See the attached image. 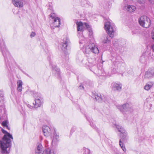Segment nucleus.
I'll list each match as a JSON object with an SVG mask.
<instances>
[{
  "label": "nucleus",
  "mask_w": 154,
  "mask_h": 154,
  "mask_svg": "<svg viewBox=\"0 0 154 154\" xmlns=\"http://www.w3.org/2000/svg\"><path fill=\"white\" fill-rule=\"evenodd\" d=\"M23 83L22 81L20 80H19L17 82V87H22Z\"/></svg>",
  "instance_id": "nucleus-32"
},
{
  "label": "nucleus",
  "mask_w": 154,
  "mask_h": 154,
  "mask_svg": "<svg viewBox=\"0 0 154 154\" xmlns=\"http://www.w3.org/2000/svg\"><path fill=\"white\" fill-rule=\"evenodd\" d=\"M72 130H73V129H72H72H71V132H72Z\"/></svg>",
  "instance_id": "nucleus-44"
},
{
  "label": "nucleus",
  "mask_w": 154,
  "mask_h": 154,
  "mask_svg": "<svg viewBox=\"0 0 154 154\" xmlns=\"http://www.w3.org/2000/svg\"><path fill=\"white\" fill-rule=\"evenodd\" d=\"M153 82H150L147 83L144 87V89L147 91H148L153 85Z\"/></svg>",
  "instance_id": "nucleus-21"
},
{
  "label": "nucleus",
  "mask_w": 154,
  "mask_h": 154,
  "mask_svg": "<svg viewBox=\"0 0 154 154\" xmlns=\"http://www.w3.org/2000/svg\"><path fill=\"white\" fill-rule=\"evenodd\" d=\"M88 31L90 32V35H92V31L91 29H88Z\"/></svg>",
  "instance_id": "nucleus-40"
},
{
  "label": "nucleus",
  "mask_w": 154,
  "mask_h": 154,
  "mask_svg": "<svg viewBox=\"0 0 154 154\" xmlns=\"http://www.w3.org/2000/svg\"><path fill=\"white\" fill-rule=\"evenodd\" d=\"M119 144L120 146H121L123 151L124 152H125L126 151V149L125 146H124L123 143L122 142L121 139H120L119 140Z\"/></svg>",
  "instance_id": "nucleus-26"
},
{
  "label": "nucleus",
  "mask_w": 154,
  "mask_h": 154,
  "mask_svg": "<svg viewBox=\"0 0 154 154\" xmlns=\"http://www.w3.org/2000/svg\"><path fill=\"white\" fill-rule=\"evenodd\" d=\"M116 107L123 114L125 112L129 111L131 108L129 104L128 103H125L123 105H117Z\"/></svg>",
  "instance_id": "nucleus-8"
},
{
  "label": "nucleus",
  "mask_w": 154,
  "mask_h": 154,
  "mask_svg": "<svg viewBox=\"0 0 154 154\" xmlns=\"http://www.w3.org/2000/svg\"><path fill=\"white\" fill-rule=\"evenodd\" d=\"M59 138V134L58 133H57L56 130L55 129H54V136L53 137L52 142V143H55L58 141Z\"/></svg>",
  "instance_id": "nucleus-19"
},
{
  "label": "nucleus",
  "mask_w": 154,
  "mask_h": 154,
  "mask_svg": "<svg viewBox=\"0 0 154 154\" xmlns=\"http://www.w3.org/2000/svg\"><path fill=\"white\" fill-rule=\"evenodd\" d=\"M60 18L57 17L55 18L54 20V22L51 25V27L53 29L55 27H58L60 26Z\"/></svg>",
  "instance_id": "nucleus-13"
},
{
  "label": "nucleus",
  "mask_w": 154,
  "mask_h": 154,
  "mask_svg": "<svg viewBox=\"0 0 154 154\" xmlns=\"http://www.w3.org/2000/svg\"><path fill=\"white\" fill-rule=\"evenodd\" d=\"M84 41H79V43L80 44H82L84 43Z\"/></svg>",
  "instance_id": "nucleus-42"
},
{
  "label": "nucleus",
  "mask_w": 154,
  "mask_h": 154,
  "mask_svg": "<svg viewBox=\"0 0 154 154\" xmlns=\"http://www.w3.org/2000/svg\"><path fill=\"white\" fill-rule=\"evenodd\" d=\"M2 45H1L0 43V48L1 51L2 53V54L5 58V61L6 62V60L7 59V61L8 62V57H10V56L9 52L6 49L5 46V43L4 41L2 40L1 41ZM1 43V42H0Z\"/></svg>",
  "instance_id": "nucleus-6"
},
{
  "label": "nucleus",
  "mask_w": 154,
  "mask_h": 154,
  "mask_svg": "<svg viewBox=\"0 0 154 154\" xmlns=\"http://www.w3.org/2000/svg\"><path fill=\"white\" fill-rule=\"evenodd\" d=\"M81 5L83 6H87V4H88V2L86 0H81Z\"/></svg>",
  "instance_id": "nucleus-30"
},
{
  "label": "nucleus",
  "mask_w": 154,
  "mask_h": 154,
  "mask_svg": "<svg viewBox=\"0 0 154 154\" xmlns=\"http://www.w3.org/2000/svg\"><path fill=\"white\" fill-rule=\"evenodd\" d=\"M2 131L5 134L2 138V140L0 141V147L2 152L3 154L8 153L12 145L11 139L13 140V137L11 134L5 130L2 129Z\"/></svg>",
  "instance_id": "nucleus-1"
},
{
  "label": "nucleus",
  "mask_w": 154,
  "mask_h": 154,
  "mask_svg": "<svg viewBox=\"0 0 154 154\" xmlns=\"http://www.w3.org/2000/svg\"><path fill=\"white\" fill-rule=\"evenodd\" d=\"M35 35V33L34 32H32L30 35V37L31 38H32L33 37H34Z\"/></svg>",
  "instance_id": "nucleus-36"
},
{
  "label": "nucleus",
  "mask_w": 154,
  "mask_h": 154,
  "mask_svg": "<svg viewBox=\"0 0 154 154\" xmlns=\"http://www.w3.org/2000/svg\"><path fill=\"white\" fill-rule=\"evenodd\" d=\"M8 129H9V128L8 127V128L6 127Z\"/></svg>",
  "instance_id": "nucleus-45"
},
{
  "label": "nucleus",
  "mask_w": 154,
  "mask_h": 154,
  "mask_svg": "<svg viewBox=\"0 0 154 154\" xmlns=\"http://www.w3.org/2000/svg\"><path fill=\"white\" fill-rule=\"evenodd\" d=\"M83 150L84 154H90V150L84 147Z\"/></svg>",
  "instance_id": "nucleus-29"
},
{
  "label": "nucleus",
  "mask_w": 154,
  "mask_h": 154,
  "mask_svg": "<svg viewBox=\"0 0 154 154\" xmlns=\"http://www.w3.org/2000/svg\"><path fill=\"white\" fill-rule=\"evenodd\" d=\"M154 75V70H151L149 69L146 72L145 77L146 78H150L152 77Z\"/></svg>",
  "instance_id": "nucleus-18"
},
{
  "label": "nucleus",
  "mask_w": 154,
  "mask_h": 154,
  "mask_svg": "<svg viewBox=\"0 0 154 154\" xmlns=\"http://www.w3.org/2000/svg\"><path fill=\"white\" fill-rule=\"evenodd\" d=\"M42 131L45 136L48 137L50 136L51 137L52 136L51 131L48 126L44 125L42 127Z\"/></svg>",
  "instance_id": "nucleus-12"
},
{
  "label": "nucleus",
  "mask_w": 154,
  "mask_h": 154,
  "mask_svg": "<svg viewBox=\"0 0 154 154\" xmlns=\"http://www.w3.org/2000/svg\"><path fill=\"white\" fill-rule=\"evenodd\" d=\"M116 127L119 132H120L121 134L126 132V131L123 128L120 126L118 125H116Z\"/></svg>",
  "instance_id": "nucleus-23"
},
{
  "label": "nucleus",
  "mask_w": 154,
  "mask_h": 154,
  "mask_svg": "<svg viewBox=\"0 0 154 154\" xmlns=\"http://www.w3.org/2000/svg\"><path fill=\"white\" fill-rule=\"evenodd\" d=\"M29 106H30V105L29 104H28V107H29Z\"/></svg>",
  "instance_id": "nucleus-46"
},
{
  "label": "nucleus",
  "mask_w": 154,
  "mask_h": 154,
  "mask_svg": "<svg viewBox=\"0 0 154 154\" xmlns=\"http://www.w3.org/2000/svg\"><path fill=\"white\" fill-rule=\"evenodd\" d=\"M43 98L42 97L41 95L38 94H37V96L35 98V104L34 103L33 104L34 105L35 108H38L41 106L43 102Z\"/></svg>",
  "instance_id": "nucleus-9"
},
{
  "label": "nucleus",
  "mask_w": 154,
  "mask_h": 154,
  "mask_svg": "<svg viewBox=\"0 0 154 154\" xmlns=\"http://www.w3.org/2000/svg\"><path fill=\"white\" fill-rule=\"evenodd\" d=\"M122 86V85L121 83H115L112 85V89L113 91H119L121 90Z\"/></svg>",
  "instance_id": "nucleus-14"
},
{
  "label": "nucleus",
  "mask_w": 154,
  "mask_h": 154,
  "mask_svg": "<svg viewBox=\"0 0 154 154\" xmlns=\"http://www.w3.org/2000/svg\"><path fill=\"white\" fill-rule=\"evenodd\" d=\"M4 94L3 91L0 90V102L3 103V96Z\"/></svg>",
  "instance_id": "nucleus-27"
},
{
  "label": "nucleus",
  "mask_w": 154,
  "mask_h": 154,
  "mask_svg": "<svg viewBox=\"0 0 154 154\" xmlns=\"http://www.w3.org/2000/svg\"><path fill=\"white\" fill-rule=\"evenodd\" d=\"M77 30L78 31H82L86 29L89 28V25L86 23H83L82 22H77Z\"/></svg>",
  "instance_id": "nucleus-11"
},
{
  "label": "nucleus",
  "mask_w": 154,
  "mask_h": 154,
  "mask_svg": "<svg viewBox=\"0 0 154 154\" xmlns=\"http://www.w3.org/2000/svg\"><path fill=\"white\" fill-rule=\"evenodd\" d=\"M140 30L137 29H133L132 30V33L133 34H137L139 33Z\"/></svg>",
  "instance_id": "nucleus-28"
},
{
  "label": "nucleus",
  "mask_w": 154,
  "mask_h": 154,
  "mask_svg": "<svg viewBox=\"0 0 154 154\" xmlns=\"http://www.w3.org/2000/svg\"><path fill=\"white\" fill-rule=\"evenodd\" d=\"M152 53L148 52H146L143 53L140 57V61L142 63L146 64L150 59L153 58Z\"/></svg>",
  "instance_id": "nucleus-5"
},
{
  "label": "nucleus",
  "mask_w": 154,
  "mask_h": 154,
  "mask_svg": "<svg viewBox=\"0 0 154 154\" xmlns=\"http://www.w3.org/2000/svg\"><path fill=\"white\" fill-rule=\"evenodd\" d=\"M50 17L53 19L54 20L55 18H56L57 17L55 16V14L54 13H52L50 14Z\"/></svg>",
  "instance_id": "nucleus-34"
},
{
  "label": "nucleus",
  "mask_w": 154,
  "mask_h": 154,
  "mask_svg": "<svg viewBox=\"0 0 154 154\" xmlns=\"http://www.w3.org/2000/svg\"><path fill=\"white\" fill-rule=\"evenodd\" d=\"M22 87H17V89L18 91L21 92L22 91Z\"/></svg>",
  "instance_id": "nucleus-37"
},
{
  "label": "nucleus",
  "mask_w": 154,
  "mask_h": 154,
  "mask_svg": "<svg viewBox=\"0 0 154 154\" xmlns=\"http://www.w3.org/2000/svg\"><path fill=\"white\" fill-rule=\"evenodd\" d=\"M8 122L7 121H3L2 122V125L4 127H6L8 128Z\"/></svg>",
  "instance_id": "nucleus-33"
},
{
  "label": "nucleus",
  "mask_w": 154,
  "mask_h": 154,
  "mask_svg": "<svg viewBox=\"0 0 154 154\" xmlns=\"http://www.w3.org/2000/svg\"><path fill=\"white\" fill-rule=\"evenodd\" d=\"M69 41L67 37H65L61 42V48L65 52H66L67 47L69 45Z\"/></svg>",
  "instance_id": "nucleus-10"
},
{
  "label": "nucleus",
  "mask_w": 154,
  "mask_h": 154,
  "mask_svg": "<svg viewBox=\"0 0 154 154\" xmlns=\"http://www.w3.org/2000/svg\"><path fill=\"white\" fill-rule=\"evenodd\" d=\"M150 4L152 5L154 4V0H148Z\"/></svg>",
  "instance_id": "nucleus-39"
},
{
  "label": "nucleus",
  "mask_w": 154,
  "mask_h": 154,
  "mask_svg": "<svg viewBox=\"0 0 154 154\" xmlns=\"http://www.w3.org/2000/svg\"><path fill=\"white\" fill-rule=\"evenodd\" d=\"M102 42L103 44H109L111 43V40L109 38L108 35H104L101 38Z\"/></svg>",
  "instance_id": "nucleus-16"
},
{
  "label": "nucleus",
  "mask_w": 154,
  "mask_h": 154,
  "mask_svg": "<svg viewBox=\"0 0 154 154\" xmlns=\"http://www.w3.org/2000/svg\"><path fill=\"white\" fill-rule=\"evenodd\" d=\"M95 99L98 102H100L102 100L101 95L100 94H97L95 96Z\"/></svg>",
  "instance_id": "nucleus-24"
},
{
  "label": "nucleus",
  "mask_w": 154,
  "mask_h": 154,
  "mask_svg": "<svg viewBox=\"0 0 154 154\" xmlns=\"http://www.w3.org/2000/svg\"><path fill=\"white\" fill-rule=\"evenodd\" d=\"M85 52L87 54H90L91 52L98 54L99 53V50L94 44L89 43L85 46Z\"/></svg>",
  "instance_id": "nucleus-3"
},
{
  "label": "nucleus",
  "mask_w": 154,
  "mask_h": 154,
  "mask_svg": "<svg viewBox=\"0 0 154 154\" xmlns=\"http://www.w3.org/2000/svg\"><path fill=\"white\" fill-rule=\"evenodd\" d=\"M45 153L46 154H54V151L53 150H46Z\"/></svg>",
  "instance_id": "nucleus-31"
},
{
  "label": "nucleus",
  "mask_w": 154,
  "mask_h": 154,
  "mask_svg": "<svg viewBox=\"0 0 154 154\" xmlns=\"http://www.w3.org/2000/svg\"><path fill=\"white\" fill-rule=\"evenodd\" d=\"M12 3L15 7H22L23 5L22 0H12Z\"/></svg>",
  "instance_id": "nucleus-15"
},
{
  "label": "nucleus",
  "mask_w": 154,
  "mask_h": 154,
  "mask_svg": "<svg viewBox=\"0 0 154 154\" xmlns=\"http://www.w3.org/2000/svg\"><path fill=\"white\" fill-rule=\"evenodd\" d=\"M151 47L153 51L154 52V44L152 45Z\"/></svg>",
  "instance_id": "nucleus-41"
},
{
  "label": "nucleus",
  "mask_w": 154,
  "mask_h": 154,
  "mask_svg": "<svg viewBox=\"0 0 154 154\" xmlns=\"http://www.w3.org/2000/svg\"><path fill=\"white\" fill-rule=\"evenodd\" d=\"M99 75H100V74H99Z\"/></svg>",
  "instance_id": "nucleus-47"
},
{
  "label": "nucleus",
  "mask_w": 154,
  "mask_h": 154,
  "mask_svg": "<svg viewBox=\"0 0 154 154\" xmlns=\"http://www.w3.org/2000/svg\"><path fill=\"white\" fill-rule=\"evenodd\" d=\"M139 23L141 26L145 28H148L151 24L150 19L145 16H141L139 18Z\"/></svg>",
  "instance_id": "nucleus-4"
},
{
  "label": "nucleus",
  "mask_w": 154,
  "mask_h": 154,
  "mask_svg": "<svg viewBox=\"0 0 154 154\" xmlns=\"http://www.w3.org/2000/svg\"><path fill=\"white\" fill-rule=\"evenodd\" d=\"M79 89H81V90L82 89H84V87L83 86L82 84H81L79 85Z\"/></svg>",
  "instance_id": "nucleus-38"
},
{
  "label": "nucleus",
  "mask_w": 154,
  "mask_h": 154,
  "mask_svg": "<svg viewBox=\"0 0 154 154\" xmlns=\"http://www.w3.org/2000/svg\"><path fill=\"white\" fill-rule=\"evenodd\" d=\"M35 154H43V147L40 144H38L35 150Z\"/></svg>",
  "instance_id": "nucleus-17"
},
{
  "label": "nucleus",
  "mask_w": 154,
  "mask_h": 154,
  "mask_svg": "<svg viewBox=\"0 0 154 154\" xmlns=\"http://www.w3.org/2000/svg\"><path fill=\"white\" fill-rule=\"evenodd\" d=\"M122 134L121 136V139L123 142H126L128 139V137L127 136L126 131Z\"/></svg>",
  "instance_id": "nucleus-22"
},
{
  "label": "nucleus",
  "mask_w": 154,
  "mask_h": 154,
  "mask_svg": "<svg viewBox=\"0 0 154 154\" xmlns=\"http://www.w3.org/2000/svg\"><path fill=\"white\" fill-rule=\"evenodd\" d=\"M128 0H124L123 3L124 5H122L123 9L130 12H133L135 11L136 7L133 5H128L127 3Z\"/></svg>",
  "instance_id": "nucleus-7"
},
{
  "label": "nucleus",
  "mask_w": 154,
  "mask_h": 154,
  "mask_svg": "<svg viewBox=\"0 0 154 154\" xmlns=\"http://www.w3.org/2000/svg\"><path fill=\"white\" fill-rule=\"evenodd\" d=\"M50 65L52 66V69L53 72H56L57 75L59 76L60 75V69L58 68L55 65L52 64L50 63Z\"/></svg>",
  "instance_id": "nucleus-20"
},
{
  "label": "nucleus",
  "mask_w": 154,
  "mask_h": 154,
  "mask_svg": "<svg viewBox=\"0 0 154 154\" xmlns=\"http://www.w3.org/2000/svg\"><path fill=\"white\" fill-rule=\"evenodd\" d=\"M152 95H153V96H154V92H152Z\"/></svg>",
  "instance_id": "nucleus-43"
},
{
  "label": "nucleus",
  "mask_w": 154,
  "mask_h": 154,
  "mask_svg": "<svg viewBox=\"0 0 154 154\" xmlns=\"http://www.w3.org/2000/svg\"><path fill=\"white\" fill-rule=\"evenodd\" d=\"M87 119L88 120V121H89V122H90V125L92 126V127H93L94 128H95V127H94V126H92V124L93 125V123L92 122L91 123V122H92V121L91 120V119H90V120H89L88 118H87Z\"/></svg>",
  "instance_id": "nucleus-35"
},
{
  "label": "nucleus",
  "mask_w": 154,
  "mask_h": 154,
  "mask_svg": "<svg viewBox=\"0 0 154 154\" xmlns=\"http://www.w3.org/2000/svg\"><path fill=\"white\" fill-rule=\"evenodd\" d=\"M106 21L105 22L104 29L109 36L112 38L114 37L115 31L116 30L115 26L109 19H106Z\"/></svg>",
  "instance_id": "nucleus-2"
},
{
  "label": "nucleus",
  "mask_w": 154,
  "mask_h": 154,
  "mask_svg": "<svg viewBox=\"0 0 154 154\" xmlns=\"http://www.w3.org/2000/svg\"><path fill=\"white\" fill-rule=\"evenodd\" d=\"M137 2L142 5V7H144V4L145 3V0H136Z\"/></svg>",
  "instance_id": "nucleus-25"
}]
</instances>
